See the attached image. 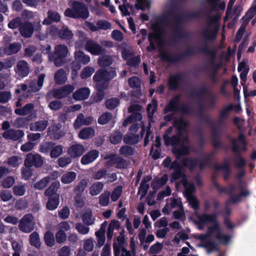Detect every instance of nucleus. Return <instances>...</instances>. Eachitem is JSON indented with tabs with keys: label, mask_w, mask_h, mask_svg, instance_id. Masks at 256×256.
I'll return each mask as SVG.
<instances>
[{
	"label": "nucleus",
	"mask_w": 256,
	"mask_h": 256,
	"mask_svg": "<svg viewBox=\"0 0 256 256\" xmlns=\"http://www.w3.org/2000/svg\"><path fill=\"white\" fill-rule=\"evenodd\" d=\"M95 132L91 127H86L82 128L78 134V137L82 140H86L92 138Z\"/></svg>",
	"instance_id": "e433bc0d"
},
{
	"label": "nucleus",
	"mask_w": 256,
	"mask_h": 256,
	"mask_svg": "<svg viewBox=\"0 0 256 256\" xmlns=\"http://www.w3.org/2000/svg\"><path fill=\"white\" fill-rule=\"evenodd\" d=\"M50 180L51 178L50 176H46L36 182L34 185V188L36 190H42L50 182Z\"/></svg>",
	"instance_id": "864d4df0"
},
{
	"label": "nucleus",
	"mask_w": 256,
	"mask_h": 256,
	"mask_svg": "<svg viewBox=\"0 0 256 256\" xmlns=\"http://www.w3.org/2000/svg\"><path fill=\"white\" fill-rule=\"evenodd\" d=\"M172 125L176 129L178 134L182 136L184 133L186 131V128L189 126L190 123L182 118H179L173 121Z\"/></svg>",
	"instance_id": "412c9836"
},
{
	"label": "nucleus",
	"mask_w": 256,
	"mask_h": 256,
	"mask_svg": "<svg viewBox=\"0 0 256 256\" xmlns=\"http://www.w3.org/2000/svg\"><path fill=\"white\" fill-rule=\"evenodd\" d=\"M98 58V63L102 68H106L110 66L113 62V58L112 56L105 54H101Z\"/></svg>",
	"instance_id": "7c9ffc66"
},
{
	"label": "nucleus",
	"mask_w": 256,
	"mask_h": 256,
	"mask_svg": "<svg viewBox=\"0 0 256 256\" xmlns=\"http://www.w3.org/2000/svg\"><path fill=\"white\" fill-rule=\"evenodd\" d=\"M55 144L52 142H42L40 146L39 150L40 152L43 154H48L50 152Z\"/></svg>",
	"instance_id": "5fc2aeb1"
},
{
	"label": "nucleus",
	"mask_w": 256,
	"mask_h": 256,
	"mask_svg": "<svg viewBox=\"0 0 256 256\" xmlns=\"http://www.w3.org/2000/svg\"><path fill=\"white\" fill-rule=\"evenodd\" d=\"M74 59L78 61L81 64H86L90 61L89 56L86 54L81 51L76 52L74 54Z\"/></svg>",
	"instance_id": "58836bf2"
},
{
	"label": "nucleus",
	"mask_w": 256,
	"mask_h": 256,
	"mask_svg": "<svg viewBox=\"0 0 256 256\" xmlns=\"http://www.w3.org/2000/svg\"><path fill=\"white\" fill-rule=\"evenodd\" d=\"M135 148L129 146H123L119 150V153L120 155L124 156H132L134 154Z\"/></svg>",
	"instance_id": "6e6d98bb"
},
{
	"label": "nucleus",
	"mask_w": 256,
	"mask_h": 256,
	"mask_svg": "<svg viewBox=\"0 0 256 256\" xmlns=\"http://www.w3.org/2000/svg\"><path fill=\"white\" fill-rule=\"evenodd\" d=\"M85 47L88 51L94 56H100L107 52L105 48L92 40L88 41L86 44Z\"/></svg>",
	"instance_id": "2eb2a0df"
},
{
	"label": "nucleus",
	"mask_w": 256,
	"mask_h": 256,
	"mask_svg": "<svg viewBox=\"0 0 256 256\" xmlns=\"http://www.w3.org/2000/svg\"><path fill=\"white\" fill-rule=\"evenodd\" d=\"M60 15L57 12L48 10L47 12V17L42 22L44 25L49 26L52 23H58L60 22Z\"/></svg>",
	"instance_id": "b1692460"
},
{
	"label": "nucleus",
	"mask_w": 256,
	"mask_h": 256,
	"mask_svg": "<svg viewBox=\"0 0 256 256\" xmlns=\"http://www.w3.org/2000/svg\"><path fill=\"white\" fill-rule=\"evenodd\" d=\"M212 226L208 228V231L206 234H204V236L202 238V239H204L206 236L210 238L214 232H216L217 234L220 231L221 228L218 221L212 223Z\"/></svg>",
	"instance_id": "37998d69"
},
{
	"label": "nucleus",
	"mask_w": 256,
	"mask_h": 256,
	"mask_svg": "<svg viewBox=\"0 0 256 256\" xmlns=\"http://www.w3.org/2000/svg\"><path fill=\"white\" fill-rule=\"evenodd\" d=\"M158 22H158L153 26V28L156 30V32H150L148 35V42H158L159 44L162 43V39L161 36V34L163 32V30L160 26Z\"/></svg>",
	"instance_id": "a211bd4d"
},
{
	"label": "nucleus",
	"mask_w": 256,
	"mask_h": 256,
	"mask_svg": "<svg viewBox=\"0 0 256 256\" xmlns=\"http://www.w3.org/2000/svg\"><path fill=\"white\" fill-rule=\"evenodd\" d=\"M170 170H174L170 178L171 182H174L184 176V174L185 172L184 168H182L180 162L177 160H174L172 162V165Z\"/></svg>",
	"instance_id": "4468645a"
},
{
	"label": "nucleus",
	"mask_w": 256,
	"mask_h": 256,
	"mask_svg": "<svg viewBox=\"0 0 256 256\" xmlns=\"http://www.w3.org/2000/svg\"><path fill=\"white\" fill-rule=\"evenodd\" d=\"M180 111L184 114H192L193 109L188 106L184 105L180 107V104L170 100L168 104L163 109V113L166 114L170 112H176Z\"/></svg>",
	"instance_id": "1a4fd4ad"
},
{
	"label": "nucleus",
	"mask_w": 256,
	"mask_h": 256,
	"mask_svg": "<svg viewBox=\"0 0 256 256\" xmlns=\"http://www.w3.org/2000/svg\"><path fill=\"white\" fill-rule=\"evenodd\" d=\"M30 72V68L26 62L20 60L18 62L16 66V72L20 78L27 76Z\"/></svg>",
	"instance_id": "aec40b11"
},
{
	"label": "nucleus",
	"mask_w": 256,
	"mask_h": 256,
	"mask_svg": "<svg viewBox=\"0 0 256 256\" xmlns=\"http://www.w3.org/2000/svg\"><path fill=\"white\" fill-rule=\"evenodd\" d=\"M110 192L108 191H104L99 196V204L101 206H107L110 202Z\"/></svg>",
	"instance_id": "13d9d810"
},
{
	"label": "nucleus",
	"mask_w": 256,
	"mask_h": 256,
	"mask_svg": "<svg viewBox=\"0 0 256 256\" xmlns=\"http://www.w3.org/2000/svg\"><path fill=\"white\" fill-rule=\"evenodd\" d=\"M63 147L61 145L54 146L50 152V156L52 158H58L62 152Z\"/></svg>",
	"instance_id": "774afa93"
},
{
	"label": "nucleus",
	"mask_w": 256,
	"mask_h": 256,
	"mask_svg": "<svg viewBox=\"0 0 256 256\" xmlns=\"http://www.w3.org/2000/svg\"><path fill=\"white\" fill-rule=\"evenodd\" d=\"M214 169L217 172L222 171L223 178L224 180H227L230 176L231 170L229 166V164L227 161L224 162L223 164H215Z\"/></svg>",
	"instance_id": "cd10ccee"
},
{
	"label": "nucleus",
	"mask_w": 256,
	"mask_h": 256,
	"mask_svg": "<svg viewBox=\"0 0 256 256\" xmlns=\"http://www.w3.org/2000/svg\"><path fill=\"white\" fill-rule=\"evenodd\" d=\"M48 122L46 120H39L34 124V126H30L31 130L42 132L48 126Z\"/></svg>",
	"instance_id": "09e8293b"
},
{
	"label": "nucleus",
	"mask_w": 256,
	"mask_h": 256,
	"mask_svg": "<svg viewBox=\"0 0 256 256\" xmlns=\"http://www.w3.org/2000/svg\"><path fill=\"white\" fill-rule=\"evenodd\" d=\"M104 186V184L100 182L93 184L90 188V194L92 196L98 194L102 190Z\"/></svg>",
	"instance_id": "49530a36"
},
{
	"label": "nucleus",
	"mask_w": 256,
	"mask_h": 256,
	"mask_svg": "<svg viewBox=\"0 0 256 256\" xmlns=\"http://www.w3.org/2000/svg\"><path fill=\"white\" fill-rule=\"evenodd\" d=\"M99 152L96 150L89 151L84 155L80 160L81 164L83 165L88 164L94 161L98 156Z\"/></svg>",
	"instance_id": "a878e982"
},
{
	"label": "nucleus",
	"mask_w": 256,
	"mask_h": 256,
	"mask_svg": "<svg viewBox=\"0 0 256 256\" xmlns=\"http://www.w3.org/2000/svg\"><path fill=\"white\" fill-rule=\"evenodd\" d=\"M58 36L60 39L64 40H70L74 36L72 30H70L68 26H63L62 28L58 32Z\"/></svg>",
	"instance_id": "72a5a7b5"
},
{
	"label": "nucleus",
	"mask_w": 256,
	"mask_h": 256,
	"mask_svg": "<svg viewBox=\"0 0 256 256\" xmlns=\"http://www.w3.org/2000/svg\"><path fill=\"white\" fill-rule=\"evenodd\" d=\"M182 136L174 135L172 136H166L164 138V144L166 146L171 145L172 146H176L180 143Z\"/></svg>",
	"instance_id": "a19ab883"
},
{
	"label": "nucleus",
	"mask_w": 256,
	"mask_h": 256,
	"mask_svg": "<svg viewBox=\"0 0 256 256\" xmlns=\"http://www.w3.org/2000/svg\"><path fill=\"white\" fill-rule=\"evenodd\" d=\"M141 59L140 55L136 56H132L128 60L127 65L132 68H136L140 64Z\"/></svg>",
	"instance_id": "69168bd1"
},
{
	"label": "nucleus",
	"mask_w": 256,
	"mask_h": 256,
	"mask_svg": "<svg viewBox=\"0 0 256 256\" xmlns=\"http://www.w3.org/2000/svg\"><path fill=\"white\" fill-rule=\"evenodd\" d=\"M231 236L228 234H224L222 230L216 236V239L220 244L228 245L231 240Z\"/></svg>",
	"instance_id": "a18cd8bd"
},
{
	"label": "nucleus",
	"mask_w": 256,
	"mask_h": 256,
	"mask_svg": "<svg viewBox=\"0 0 256 256\" xmlns=\"http://www.w3.org/2000/svg\"><path fill=\"white\" fill-rule=\"evenodd\" d=\"M72 85L68 84L60 88L56 89L53 92V96L56 98L62 99L70 94L74 90Z\"/></svg>",
	"instance_id": "f3484780"
},
{
	"label": "nucleus",
	"mask_w": 256,
	"mask_h": 256,
	"mask_svg": "<svg viewBox=\"0 0 256 256\" xmlns=\"http://www.w3.org/2000/svg\"><path fill=\"white\" fill-rule=\"evenodd\" d=\"M90 94V89L84 87L75 91L72 94V97L76 100H85L88 98Z\"/></svg>",
	"instance_id": "c85d7f7f"
},
{
	"label": "nucleus",
	"mask_w": 256,
	"mask_h": 256,
	"mask_svg": "<svg viewBox=\"0 0 256 256\" xmlns=\"http://www.w3.org/2000/svg\"><path fill=\"white\" fill-rule=\"evenodd\" d=\"M120 104V100L116 98H112L106 100V106L109 110H112L116 108Z\"/></svg>",
	"instance_id": "0e129e2a"
},
{
	"label": "nucleus",
	"mask_w": 256,
	"mask_h": 256,
	"mask_svg": "<svg viewBox=\"0 0 256 256\" xmlns=\"http://www.w3.org/2000/svg\"><path fill=\"white\" fill-rule=\"evenodd\" d=\"M180 162L182 168H187L190 171L193 172L198 163V158L196 157H186L183 158Z\"/></svg>",
	"instance_id": "5701e85b"
},
{
	"label": "nucleus",
	"mask_w": 256,
	"mask_h": 256,
	"mask_svg": "<svg viewBox=\"0 0 256 256\" xmlns=\"http://www.w3.org/2000/svg\"><path fill=\"white\" fill-rule=\"evenodd\" d=\"M67 80L66 72L62 68L59 69L55 74L54 80L56 84L62 85L65 83Z\"/></svg>",
	"instance_id": "4c0bfd02"
},
{
	"label": "nucleus",
	"mask_w": 256,
	"mask_h": 256,
	"mask_svg": "<svg viewBox=\"0 0 256 256\" xmlns=\"http://www.w3.org/2000/svg\"><path fill=\"white\" fill-rule=\"evenodd\" d=\"M68 52L66 46L59 44L54 48L53 52H50L48 60L53 62L56 67L62 66L66 62V58Z\"/></svg>",
	"instance_id": "423d86ee"
},
{
	"label": "nucleus",
	"mask_w": 256,
	"mask_h": 256,
	"mask_svg": "<svg viewBox=\"0 0 256 256\" xmlns=\"http://www.w3.org/2000/svg\"><path fill=\"white\" fill-rule=\"evenodd\" d=\"M112 115L110 112H106L100 116L98 120L99 124L104 125L107 124L112 118Z\"/></svg>",
	"instance_id": "e2e57ef3"
},
{
	"label": "nucleus",
	"mask_w": 256,
	"mask_h": 256,
	"mask_svg": "<svg viewBox=\"0 0 256 256\" xmlns=\"http://www.w3.org/2000/svg\"><path fill=\"white\" fill-rule=\"evenodd\" d=\"M128 85L130 88H136V90L134 92L133 95L136 97H139L142 94L141 80L140 78L137 76H134L128 79Z\"/></svg>",
	"instance_id": "4be33fe9"
},
{
	"label": "nucleus",
	"mask_w": 256,
	"mask_h": 256,
	"mask_svg": "<svg viewBox=\"0 0 256 256\" xmlns=\"http://www.w3.org/2000/svg\"><path fill=\"white\" fill-rule=\"evenodd\" d=\"M107 74V70L101 68L96 72L93 76V80L96 82V86L99 87L101 90L106 89L108 86L109 82Z\"/></svg>",
	"instance_id": "9d476101"
},
{
	"label": "nucleus",
	"mask_w": 256,
	"mask_h": 256,
	"mask_svg": "<svg viewBox=\"0 0 256 256\" xmlns=\"http://www.w3.org/2000/svg\"><path fill=\"white\" fill-rule=\"evenodd\" d=\"M200 52L206 54L209 58L208 59V64H210L212 68V71L210 75L209 78L211 82L214 84H216L218 82L217 74L218 70L222 66L221 63H216V51L210 49L207 45L205 44L199 49Z\"/></svg>",
	"instance_id": "20e7f679"
},
{
	"label": "nucleus",
	"mask_w": 256,
	"mask_h": 256,
	"mask_svg": "<svg viewBox=\"0 0 256 256\" xmlns=\"http://www.w3.org/2000/svg\"><path fill=\"white\" fill-rule=\"evenodd\" d=\"M64 16L74 19H87L90 12L88 6L82 2L74 1L71 8H67L64 12Z\"/></svg>",
	"instance_id": "39448f33"
},
{
	"label": "nucleus",
	"mask_w": 256,
	"mask_h": 256,
	"mask_svg": "<svg viewBox=\"0 0 256 256\" xmlns=\"http://www.w3.org/2000/svg\"><path fill=\"white\" fill-rule=\"evenodd\" d=\"M219 214L213 212L210 214H204L202 215L197 216L199 220V223L206 224L208 223H214L218 221V218Z\"/></svg>",
	"instance_id": "bb28decb"
},
{
	"label": "nucleus",
	"mask_w": 256,
	"mask_h": 256,
	"mask_svg": "<svg viewBox=\"0 0 256 256\" xmlns=\"http://www.w3.org/2000/svg\"><path fill=\"white\" fill-rule=\"evenodd\" d=\"M12 246L14 252L12 256H20V252L22 248V243L14 240L12 242Z\"/></svg>",
	"instance_id": "338daca9"
},
{
	"label": "nucleus",
	"mask_w": 256,
	"mask_h": 256,
	"mask_svg": "<svg viewBox=\"0 0 256 256\" xmlns=\"http://www.w3.org/2000/svg\"><path fill=\"white\" fill-rule=\"evenodd\" d=\"M222 0H202L200 2V6L204 8L205 13L200 11L190 12L188 14L190 18H198L201 16H204L209 20L210 24L218 23L220 20V15L216 14L214 16H211L210 14L213 12L218 10L224 11L226 8V2H220Z\"/></svg>",
	"instance_id": "f257e3e1"
},
{
	"label": "nucleus",
	"mask_w": 256,
	"mask_h": 256,
	"mask_svg": "<svg viewBox=\"0 0 256 256\" xmlns=\"http://www.w3.org/2000/svg\"><path fill=\"white\" fill-rule=\"evenodd\" d=\"M30 244L36 247V248L39 249L40 248L41 243L39 234L38 232H34L30 236Z\"/></svg>",
	"instance_id": "3c124183"
},
{
	"label": "nucleus",
	"mask_w": 256,
	"mask_h": 256,
	"mask_svg": "<svg viewBox=\"0 0 256 256\" xmlns=\"http://www.w3.org/2000/svg\"><path fill=\"white\" fill-rule=\"evenodd\" d=\"M22 45L19 42H13L6 46L4 49V52L8 56L17 54L21 49Z\"/></svg>",
	"instance_id": "473e14b6"
},
{
	"label": "nucleus",
	"mask_w": 256,
	"mask_h": 256,
	"mask_svg": "<svg viewBox=\"0 0 256 256\" xmlns=\"http://www.w3.org/2000/svg\"><path fill=\"white\" fill-rule=\"evenodd\" d=\"M87 186V180L86 179H82L78 184L77 186H75L74 188V192L76 194L82 195Z\"/></svg>",
	"instance_id": "4d7b16f0"
},
{
	"label": "nucleus",
	"mask_w": 256,
	"mask_h": 256,
	"mask_svg": "<svg viewBox=\"0 0 256 256\" xmlns=\"http://www.w3.org/2000/svg\"><path fill=\"white\" fill-rule=\"evenodd\" d=\"M24 135L22 130L10 129L5 131L3 134V137L6 140H10L13 141H17L22 138Z\"/></svg>",
	"instance_id": "6ab92c4d"
},
{
	"label": "nucleus",
	"mask_w": 256,
	"mask_h": 256,
	"mask_svg": "<svg viewBox=\"0 0 256 256\" xmlns=\"http://www.w3.org/2000/svg\"><path fill=\"white\" fill-rule=\"evenodd\" d=\"M168 180L166 174H164L160 179H154L151 184V187L153 190H158L160 188L164 186Z\"/></svg>",
	"instance_id": "f704fd0d"
},
{
	"label": "nucleus",
	"mask_w": 256,
	"mask_h": 256,
	"mask_svg": "<svg viewBox=\"0 0 256 256\" xmlns=\"http://www.w3.org/2000/svg\"><path fill=\"white\" fill-rule=\"evenodd\" d=\"M43 164V160L40 154L29 153L26 155L24 162L26 167L31 168L34 166L36 168H40Z\"/></svg>",
	"instance_id": "f8f14e48"
},
{
	"label": "nucleus",
	"mask_w": 256,
	"mask_h": 256,
	"mask_svg": "<svg viewBox=\"0 0 256 256\" xmlns=\"http://www.w3.org/2000/svg\"><path fill=\"white\" fill-rule=\"evenodd\" d=\"M34 108V104L32 103H28L24 106L22 108L16 109L14 112L18 116H26L30 113Z\"/></svg>",
	"instance_id": "ea45409f"
},
{
	"label": "nucleus",
	"mask_w": 256,
	"mask_h": 256,
	"mask_svg": "<svg viewBox=\"0 0 256 256\" xmlns=\"http://www.w3.org/2000/svg\"><path fill=\"white\" fill-rule=\"evenodd\" d=\"M175 10L172 8L166 14L158 18V21L166 25H168V17L172 18L174 20L172 37L171 42L173 44H176L181 39L186 38L188 37V34L182 30L180 24L183 20L184 16L175 14Z\"/></svg>",
	"instance_id": "f03ea898"
},
{
	"label": "nucleus",
	"mask_w": 256,
	"mask_h": 256,
	"mask_svg": "<svg viewBox=\"0 0 256 256\" xmlns=\"http://www.w3.org/2000/svg\"><path fill=\"white\" fill-rule=\"evenodd\" d=\"M218 31V28H216L214 30L206 28L202 32V36L206 42L214 41L216 38Z\"/></svg>",
	"instance_id": "c9c22d12"
},
{
	"label": "nucleus",
	"mask_w": 256,
	"mask_h": 256,
	"mask_svg": "<svg viewBox=\"0 0 256 256\" xmlns=\"http://www.w3.org/2000/svg\"><path fill=\"white\" fill-rule=\"evenodd\" d=\"M84 152L85 148L84 146L80 144H73L68 150V154L72 158L80 156Z\"/></svg>",
	"instance_id": "393cba45"
},
{
	"label": "nucleus",
	"mask_w": 256,
	"mask_h": 256,
	"mask_svg": "<svg viewBox=\"0 0 256 256\" xmlns=\"http://www.w3.org/2000/svg\"><path fill=\"white\" fill-rule=\"evenodd\" d=\"M34 32V24L28 21H24L20 27L19 32L21 36L25 38H30Z\"/></svg>",
	"instance_id": "dca6fc26"
},
{
	"label": "nucleus",
	"mask_w": 256,
	"mask_h": 256,
	"mask_svg": "<svg viewBox=\"0 0 256 256\" xmlns=\"http://www.w3.org/2000/svg\"><path fill=\"white\" fill-rule=\"evenodd\" d=\"M184 78V75L182 73H176L170 76L168 80V90H178Z\"/></svg>",
	"instance_id": "ddd939ff"
},
{
	"label": "nucleus",
	"mask_w": 256,
	"mask_h": 256,
	"mask_svg": "<svg viewBox=\"0 0 256 256\" xmlns=\"http://www.w3.org/2000/svg\"><path fill=\"white\" fill-rule=\"evenodd\" d=\"M94 72L93 67L87 66L85 67L80 74V77L82 80H85L90 78Z\"/></svg>",
	"instance_id": "680f3d73"
},
{
	"label": "nucleus",
	"mask_w": 256,
	"mask_h": 256,
	"mask_svg": "<svg viewBox=\"0 0 256 256\" xmlns=\"http://www.w3.org/2000/svg\"><path fill=\"white\" fill-rule=\"evenodd\" d=\"M76 174L74 172H68L64 174L61 178V182L64 184L72 182L76 178Z\"/></svg>",
	"instance_id": "de8ad7c7"
},
{
	"label": "nucleus",
	"mask_w": 256,
	"mask_h": 256,
	"mask_svg": "<svg viewBox=\"0 0 256 256\" xmlns=\"http://www.w3.org/2000/svg\"><path fill=\"white\" fill-rule=\"evenodd\" d=\"M208 93V88L205 86H202L197 91H192L190 92V96L192 98H196L200 100H204L203 96L205 94Z\"/></svg>",
	"instance_id": "c03bdc74"
},
{
	"label": "nucleus",
	"mask_w": 256,
	"mask_h": 256,
	"mask_svg": "<svg viewBox=\"0 0 256 256\" xmlns=\"http://www.w3.org/2000/svg\"><path fill=\"white\" fill-rule=\"evenodd\" d=\"M123 140L126 144L130 145L137 144L139 142V136L138 134L126 135L123 138Z\"/></svg>",
	"instance_id": "bf43d9fd"
},
{
	"label": "nucleus",
	"mask_w": 256,
	"mask_h": 256,
	"mask_svg": "<svg viewBox=\"0 0 256 256\" xmlns=\"http://www.w3.org/2000/svg\"><path fill=\"white\" fill-rule=\"evenodd\" d=\"M110 161L113 164H116V168L118 169H124L127 166L126 161L120 156H114L110 159Z\"/></svg>",
	"instance_id": "79ce46f5"
},
{
	"label": "nucleus",
	"mask_w": 256,
	"mask_h": 256,
	"mask_svg": "<svg viewBox=\"0 0 256 256\" xmlns=\"http://www.w3.org/2000/svg\"><path fill=\"white\" fill-rule=\"evenodd\" d=\"M60 183L56 181L52 182L50 186L47 188L44 192V195L47 196H60L56 192L60 188Z\"/></svg>",
	"instance_id": "2f4dec72"
},
{
	"label": "nucleus",
	"mask_w": 256,
	"mask_h": 256,
	"mask_svg": "<svg viewBox=\"0 0 256 256\" xmlns=\"http://www.w3.org/2000/svg\"><path fill=\"white\" fill-rule=\"evenodd\" d=\"M158 102L154 98L151 103L148 104L147 106L148 116L149 118H152L158 108Z\"/></svg>",
	"instance_id": "8fccbe9b"
},
{
	"label": "nucleus",
	"mask_w": 256,
	"mask_h": 256,
	"mask_svg": "<svg viewBox=\"0 0 256 256\" xmlns=\"http://www.w3.org/2000/svg\"><path fill=\"white\" fill-rule=\"evenodd\" d=\"M60 196H54L48 197L47 202L46 203V208L48 210H56L60 204Z\"/></svg>",
	"instance_id": "c756f323"
},
{
	"label": "nucleus",
	"mask_w": 256,
	"mask_h": 256,
	"mask_svg": "<svg viewBox=\"0 0 256 256\" xmlns=\"http://www.w3.org/2000/svg\"><path fill=\"white\" fill-rule=\"evenodd\" d=\"M35 222L34 218L32 214H25L20 220L18 224L19 230L25 233L32 232L34 228Z\"/></svg>",
	"instance_id": "9b49d317"
},
{
	"label": "nucleus",
	"mask_w": 256,
	"mask_h": 256,
	"mask_svg": "<svg viewBox=\"0 0 256 256\" xmlns=\"http://www.w3.org/2000/svg\"><path fill=\"white\" fill-rule=\"evenodd\" d=\"M212 182L220 194L226 193L230 196V199L226 202V204L231 203L236 204L241 201L242 197H248L250 195V192L246 189L240 188V192L238 194H234V192L236 190V186L234 184L230 185L229 188L226 190V188H222L217 182L216 176H212Z\"/></svg>",
	"instance_id": "7ed1b4c3"
},
{
	"label": "nucleus",
	"mask_w": 256,
	"mask_h": 256,
	"mask_svg": "<svg viewBox=\"0 0 256 256\" xmlns=\"http://www.w3.org/2000/svg\"><path fill=\"white\" fill-rule=\"evenodd\" d=\"M232 144V150L236 154L235 157L233 159V162L235 166L238 169H244L246 164V161L241 154H240V148L237 144L236 138H232L230 139Z\"/></svg>",
	"instance_id": "6e6552de"
},
{
	"label": "nucleus",
	"mask_w": 256,
	"mask_h": 256,
	"mask_svg": "<svg viewBox=\"0 0 256 256\" xmlns=\"http://www.w3.org/2000/svg\"><path fill=\"white\" fill-rule=\"evenodd\" d=\"M44 241L48 247H52L55 244V240L54 234L50 231H47L44 235Z\"/></svg>",
	"instance_id": "603ef678"
},
{
	"label": "nucleus",
	"mask_w": 256,
	"mask_h": 256,
	"mask_svg": "<svg viewBox=\"0 0 256 256\" xmlns=\"http://www.w3.org/2000/svg\"><path fill=\"white\" fill-rule=\"evenodd\" d=\"M22 20L21 18L19 16H17L14 18H12L8 24V26L9 28L10 29H16L18 28V30H20V27L22 24Z\"/></svg>",
	"instance_id": "052dcab7"
},
{
	"label": "nucleus",
	"mask_w": 256,
	"mask_h": 256,
	"mask_svg": "<svg viewBox=\"0 0 256 256\" xmlns=\"http://www.w3.org/2000/svg\"><path fill=\"white\" fill-rule=\"evenodd\" d=\"M196 54V52L194 48H188L184 52L176 54H170L166 52H160V59L164 61L176 63L182 62L186 58L194 56Z\"/></svg>",
	"instance_id": "0eeeda50"
}]
</instances>
